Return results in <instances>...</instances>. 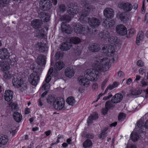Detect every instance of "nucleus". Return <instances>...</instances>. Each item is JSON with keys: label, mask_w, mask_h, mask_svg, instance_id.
I'll return each mask as SVG.
<instances>
[{"label": "nucleus", "mask_w": 148, "mask_h": 148, "mask_svg": "<svg viewBox=\"0 0 148 148\" xmlns=\"http://www.w3.org/2000/svg\"><path fill=\"white\" fill-rule=\"evenodd\" d=\"M99 77V72L93 69H89L85 72L84 76L78 77L79 84L87 87L90 83V78L92 81H96Z\"/></svg>", "instance_id": "obj_1"}, {"label": "nucleus", "mask_w": 148, "mask_h": 148, "mask_svg": "<svg viewBox=\"0 0 148 148\" xmlns=\"http://www.w3.org/2000/svg\"><path fill=\"white\" fill-rule=\"evenodd\" d=\"M95 62L92 64V66L96 71L99 72L105 71L109 69V64L110 62L109 60L107 58L96 56L94 58Z\"/></svg>", "instance_id": "obj_2"}, {"label": "nucleus", "mask_w": 148, "mask_h": 148, "mask_svg": "<svg viewBox=\"0 0 148 148\" xmlns=\"http://www.w3.org/2000/svg\"><path fill=\"white\" fill-rule=\"evenodd\" d=\"M39 69L36 68L34 67L33 70H34L33 73L29 76L28 79L29 82L31 84L34 86H36L40 80L39 75L37 70H39Z\"/></svg>", "instance_id": "obj_3"}, {"label": "nucleus", "mask_w": 148, "mask_h": 148, "mask_svg": "<svg viewBox=\"0 0 148 148\" xmlns=\"http://www.w3.org/2000/svg\"><path fill=\"white\" fill-rule=\"evenodd\" d=\"M64 101L63 98H58L56 99V100L54 101L53 106L54 108L57 110H64Z\"/></svg>", "instance_id": "obj_4"}, {"label": "nucleus", "mask_w": 148, "mask_h": 148, "mask_svg": "<svg viewBox=\"0 0 148 148\" xmlns=\"http://www.w3.org/2000/svg\"><path fill=\"white\" fill-rule=\"evenodd\" d=\"M84 5L85 7V10L83 11L81 16V18L83 20H85L86 16L88 15L89 13L91 10H93L94 8L88 2H86Z\"/></svg>", "instance_id": "obj_5"}, {"label": "nucleus", "mask_w": 148, "mask_h": 148, "mask_svg": "<svg viewBox=\"0 0 148 148\" xmlns=\"http://www.w3.org/2000/svg\"><path fill=\"white\" fill-rule=\"evenodd\" d=\"M102 50L104 54L108 56H112L115 52L114 47L110 45H104L102 48Z\"/></svg>", "instance_id": "obj_6"}, {"label": "nucleus", "mask_w": 148, "mask_h": 148, "mask_svg": "<svg viewBox=\"0 0 148 148\" xmlns=\"http://www.w3.org/2000/svg\"><path fill=\"white\" fill-rule=\"evenodd\" d=\"M52 4L49 0H41L39 2L40 8L43 11H47L51 8Z\"/></svg>", "instance_id": "obj_7"}, {"label": "nucleus", "mask_w": 148, "mask_h": 148, "mask_svg": "<svg viewBox=\"0 0 148 148\" xmlns=\"http://www.w3.org/2000/svg\"><path fill=\"white\" fill-rule=\"evenodd\" d=\"M88 22L90 26L93 28L97 27L100 24V21L98 18L92 17L88 19Z\"/></svg>", "instance_id": "obj_8"}, {"label": "nucleus", "mask_w": 148, "mask_h": 148, "mask_svg": "<svg viewBox=\"0 0 148 148\" xmlns=\"http://www.w3.org/2000/svg\"><path fill=\"white\" fill-rule=\"evenodd\" d=\"M75 5L73 3H70L67 6V11L70 15H73L76 14L78 12V8H75Z\"/></svg>", "instance_id": "obj_9"}, {"label": "nucleus", "mask_w": 148, "mask_h": 148, "mask_svg": "<svg viewBox=\"0 0 148 148\" xmlns=\"http://www.w3.org/2000/svg\"><path fill=\"white\" fill-rule=\"evenodd\" d=\"M99 38L102 41L107 42L110 37V33L107 31H104L103 32H101L99 34Z\"/></svg>", "instance_id": "obj_10"}, {"label": "nucleus", "mask_w": 148, "mask_h": 148, "mask_svg": "<svg viewBox=\"0 0 148 148\" xmlns=\"http://www.w3.org/2000/svg\"><path fill=\"white\" fill-rule=\"evenodd\" d=\"M103 14L106 18H111L114 16V11L111 8H107L104 10Z\"/></svg>", "instance_id": "obj_11"}, {"label": "nucleus", "mask_w": 148, "mask_h": 148, "mask_svg": "<svg viewBox=\"0 0 148 148\" xmlns=\"http://www.w3.org/2000/svg\"><path fill=\"white\" fill-rule=\"evenodd\" d=\"M42 21L38 19H34L31 23V26L35 29L40 28L42 25Z\"/></svg>", "instance_id": "obj_12"}, {"label": "nucleus", "mask_w": 148, "mask_h": 148, "mask_svg": "<svg viewBox=\"0 0 148 148\" xmlns=\"http://www.w3.org/2000/svg\"><path fill=\"white\" fill-rule=\"evenodd\" d=\"M126 27L122 24L118 25L116 27L117 33L121 35H124L126 34Z\"/></svg>", "instance_id": "obj_13"}, {"label": "nucleus", "mask_w": 148, "mask_h": 148, "mask_svg": "<svg viewBox=\"0 0 148 148\" xmlns=\"http://www.w3.org/2000/svg\"><path fill=\"white\" fill-rule=\"evenodd\" d=\"M10 53L8 50L5 48L0 49V58L2 59H6L9 58Z\"/></svg>", "instance_id": "obj_14"}, {"label": "nucleus", "mask_w": 148, "mask_h": 148, "mask_svg": "<svg viewBox=\"0 0 148 148\" xmlns=\"http://www.w3.org/2000/svg\"><path fill=\"white\" fill-rule=\"evenodd\" d=\"M120 6L121 9L127 12L130 11L133 8L132 5L128 2L122 3L120 4Z\"/></svg>", "instance_id": "obj_15"}, {"label": "nucleus", "mask_w": 148, "mask_h": 148, "mask_svg": "<svg viewBox=\"0 0 148 148\" xmlns=\"http://www.w3.org/2000/svg\"><path fill=\"white\" fill-rule=\"evenodd\" d=\"M123 96L120 93L116 94L112 98L111 102L113 103H117L120 102L122 100Z\"/></svg>", "instance_id": "obj_16"}, {"label": "nucleus", "mask_w": 148, "mask_h": 148, "mask_svg": "<svg viewBox=\"0 0 148 148\" xmlns=\"http://www.w3.org/2000/svg\"><path fill=\"white\" fill-rule=\"evenodd\" d=\"M13 95V92L10 90H8L5 91L4 97L5 100L8 102L10 101L12 99Z\"/></svg>", "instance_id": "obj_17"}, {"label": "nucleus", "mask_w": 148, "mask_h": 148, "mask_svg": "<svg viewBox=\"0 0 148 148\" xmlns=\"http://www.w3.org/2000/svg\"><path fill=\"white\" fill-rule=\"evenodd\" d=\"M64 73L66 77L71 78L74 76L75 72L73 67L69 66L66 68L64 70Z\"/></svg>", "instance_id": "obj_18"}, {"label": "nucleus", "mask_w": 148, "mask_h": 148, "mask_svg": "<svg viewBox=\"0 0 148 148\" xmlns=\"http://www.w3.org/2000/svg\"><path fill=\"white\" fill-rule=\"evenodd\" d=\"M61 28L62 31L63 33L67 34L71 33V28L69 25H67L64 22H62L61 24Z\"/></svg>", "instance_id": "obj_19"}, {"label": "nucleus", "mask_w": 148, "mask_h": 148, "mask_svg": "<svg viewBox=\"0 0 148 148\" xmlns=\"http://www.w3.org/2000/svg\"><path fill=\"white\" fill-rule=\"evenodd\" d=\"M36 47L37 49L41 52L47 51L48 50V48L41 42H38L36 45Z\"/></svg>", "instance_id": "obj_20"}, {"label": "nucleus", "mask_w": 148, "mask_h": 148, "mask_svg": "<svg viewBox=\"0 0 148 148\" xmlns=\"http://www.w3.org/2000/svg\"><path fill=\"white\" fill-rule=\"evenodd\" d=\"M46 57L44 55H39L37 59V63L38 64L41 66L45 64L46 62Z\"/></svg>", "instance_id": "obj_21"}, {"label": "nucleus", "mask_w": 148, "mask_h": 148, "mask_svg": "<svg viewBox=\"0 0 148 148\" xmlns=\"http://www.w3.org/2000/svg\"><path fill=\"white\" fill-rule=\"evenodd\" d=\"M100 49V45L95 43L90 45L88 47L89 49L93 52H98Z\"/></svg>", "instance_id": "obj_22"}, {"label": "nucleus", "mask_w": 148, "mask_h": 148, "mask_svg": "<svg viewBox=\"0 0 148 148\" xmlns=\"http://www.w3.org/2000/svg\"><path fill=\"white\" fill-rule=\"evenodd\" d=\"M39 17L40 18L41 21L44 22H47L49 21L50 16L48 13L43 12L40 14Z\"/></svg>", "instance_id": "obj_23"}, {"label": "nucleus", "mask_w": 148, "mask_h": 148, "mask_svg": "<svg viewBox=\"0 0 148 148\" xmlns=\"http://www.w3.org/2000/svg\"><path fill=\"white\" fill-rule=\"evenodd\" d=\"M23 82L22 79L20 77L19 78L14 77L12 80L13 85L17 88L19 87L20 85L23 83Z\"/></svg>", "instance_id": "obj_24"}, {"label": "nucleus", "mask_w": 148, "mask_h": 148, "mask_svg": "<svg viewBox=\"0 0 148 148\" xmlns=\"http://www.w3.org/2000/svg\"><path fill=\"white\" fill-rule=\"evenodd\" d=\"M144 38V35L143 32L142 31H139L136 37V44L138 45H140V43L142 41Z\"/></svg>", "instance_id": "obj_25"}, {"label": "nucleus", "mask_w": 148, "mask_h": 148, "mask_svg": "<svg viewBox=\"0 0 148 148\" xmlns=\"http://www.w3.org/2000/svg\"><path fill=\"white\" fill-rule=\"evenodd\" d=\"M0 67L1 70L3 71H5L10 68L9 64L8 62L0 61Z\"/></svg>", "instance_id": "obj_26"}, {"label": "nucleus", "mask_w": 148, "mask_h": 148, "mask_svg": "<svg viewBox=\"0 0 148 148\" xmlns=\"http://www.w3.org/2000/svg\"><path fill=\"white\" fill-rule=\"evenodd\" d=\"M85 27H83L82 25L78 23L76 24V25L74 27V31L77 33H82L83 31H85Z\"/></svg>", "instance_id": "obj_27"}, {"label": "nucleus", "mask_w": 148, "mask_h": 148, "mask_svg": "<svg viewBox=\"0 0 148 148\" xmlns=\"http://www.w3.org/2000/svg\"><path fill=\"white\" fill-rule=\"evenodd\" d=\"M7 136L5 135H0V147H2L7 143L8 141Z\"/></svg>", "instance_id": "obj_28"}, {"label": "nucleus", "mask_w": 148, "mask_h": 148, "mask_svg": "<svg viewBox=\"0 0 148 148\" xmlns=\"http://www.w3.org/2000/svg\"><path fill=\"white\" fill-rule=\"evenodd\" d=\"M64 66V62L61 61L57 62L54 65V68L57 71L61 70Z\"/></svg>", "instance_id": "obj_29"}, {"label": "nucleus", "mask_w": 148, "mask_h": 148, "mask_svg": "<svg viewBox=\"0 0 148 148\" xmlns=\"http://www.w3.org/2000/svg\"><path fill=\"white\" fill-rule=\"evenodd\" d=\"M71 46V44L69 42H63L61 46L60 49L62 51H66L69 49Z\"/></svg>", "instance_id": "obj_30"}, {"label": "nucleus", "mask_w": 148, "mask_h": 148, "mask_svg": "<svg viewBox=\"0 0 148 148\" xmlns=\"http://www.w3.org/2000/svg\"><path fill=\"white\" fill-rule=\"evenodd\" d=\"M13 116L15 120L17 122H20L22 119V116L21 114L17 112L14 113Z\"/></svg>", "instance_id": "obj_31"}, {"label": "nucleus", "mask_w": 148, "mask_h": 148, "mask_svg": "<svg viewBox=\"0 0 148 148\" xmlns=\"http://www.w3.org/2000/svg\"><path fill=\"white\" fill-rule=\"evenodd\" d=\"M92 143L91 141L89 139H87L83 143V147L84 148H91L92 147Z\"/></svg>", "instance_id": "obj_32"}, {"label": "nucleus", "mask_w": 148, "mask_h": 148, "mask_svg": "<svg viewBox=\"0 0 148 148\" xmlns=\"http://www.w3.org/2000/svg\"><path fill=\"white\" fill-rule=\"evenodd\" d=\"M70 43L71 44L73 43L75 44H77L81 42V39L77 37H74L70 38Z\"/></svg>", "instance_id": "obj_33"}, {"label": "nucleus", "mask_w": 148, "mask_h": 148, "mask_svg": "<svg viewBox=\"0 0 148 148\" xmlns=\"http://www.w3.org/2000/svg\"><path fill=\"white\" fill-rule=\"evenodd\" d=\"M98 118L97 114H95L90 116L87 120V122L88 123H92V121L93 120H95L97 119Z\"/></svg>", "instance_id": "obj_34"}, {"label": "nucleus", "mask_w": 148, "mask_h": 148, "mask_svg": "<svg viewBox=\"0 0 148 148\" xmlns=\"http://www.w3.org/2000/svg\"><path fill=\"white\" fill-rule=\"evenodd\" d=\"M137 125L138 127L139 128V132L140 133L141 131L140 130L143 128H145V124H144V121L141 120H139L137 123Z\"/></svg>", "instance_id": "obj_35"}, {"label": "nucleus", "mask_w": 148, "mask_h": 148, "mask_svg": "<svg viewBox=\"0 0 148 148\" xmlns=\"http://www.w3.org/2000/svg\"><path fill=\"white\" fill-rule=\"evenodd\" d=\"M53 70V68H51L49 70L47 76L45 79V82L46 83H49L51 79V74Z\"/></svg>", "instance_id": "obj_36"}, {"label": "nucleus", "mask_w": 148, "mask_h": 148, "mask_svg": "<svg viewBox=\"0 0 148 148\" xmlns=\"http://www.w3.org/2000/svg\"><path fill=\"white\" fill-rule=\"evenodd\" d=\"M71 17L69 15H64L61 16L60 19L62 21H64L65 23L69 22L71 21Z\"/></svg>", "instance_id": "obj_37"}, {"label": "nucleus", "mask_w": 148, "mask_h": 148, "mask_svg": "<svg viewBox=\"0 0 148 148\" xmlns=\"http://www.w3.org/2000/svg\"><path fill=\"white\" fill-rule=\"evenodd\" d=\"M126 36L128 38H130L132 37L135 33V31L133 29H130L127 31L126 29Z\"/></svg>", "instance_id": "obj_38"}, {"label": "nucleus", "mask_w": 148, "mask_h": 148, "mask_svg": "<svg viewBox=\"0 0 148 148\" xmlns=\"http://www.w3.org/2000/svg\"><path fill=\"white\" fill-rule=\"evenodd\" d=\"M56 99L53 96L51 95H48L47 99V100L48 103L49 104H51L53 103V102L56 100Z\"/></svg>", "instance_id": "obj_39"}, {"label": "nucleus", "mask_w": 148, "mask_h": 148, "mask_svg": "<svg viewBox=\"0 0 148 148\" xmlns=\"http://www.w3.org/2000/svg\"><path fill=\"white\" fill-rule=\"evenodd\" d=\"M105 106L109 109H113L114 107V105L113 103L110 101H107L106 103Z\"/></svg>", "instance_id": "obj_40"}, {"label": "nucleus", "mask_w": 148, "mask_h": 148, "mask_svg": "<svg viewBox=\"0 0 148 148\" xmlns=\"http://www.w3.org/2000/svg\"><path fill=\"white\" fill-rule=\"evenodd\" d=\"M66 101L69 105L72 106L75 103V100L73 97H71L67 99Z\"/></svg>", "instance_id": "obj_41"}, {"label": "nucleus", "mask_w": 148, "mask_h": 148, "mask_svg": "<svg viewBox=\"0 0 148 148\" xmlns=\"http://www.w3.org/2000/svg\"><path fill=\"white\" fill-rule=\"evenodd\" d=\"M131 139L133 141H137L139 138L138 135L136 132L132 133L131 135Z\"/></svg>", "instance_id": "obj_42"}, {"label": "nucleus", "mask_w": 148, "mask_h": 148, "mask_svg": "<svg viewBox=\"0 0 148 148\" xmlns=\"http://www.w3.org/2000/svg\"><path fill=\"white\" fill-rule=\"evenodd\" d=\"M19 88V90L22 92L25 91L26 90L27 88V85L26 83H24L23 82V83L21 84L20 85Z\"/></svg>", "instance_id": "obj_43"}, {"label": "nucleus", "mask_w": 148, "mask_h": 148, "mask_svg": "<svg viewBox=\"0 0 148 148\" xmlns=\"http://www.w3.org/2000/svg\"><path fill=\"white\" fill-rule=\"evenodd\" d=\"M117 41V40L116 37L113 36H110V37H109L107 41H108L111 44H115V43Z\"/></svg>", "instance_id": "obj_44"}, {"label": "nucleus", "mask_w": 148, "mask_h": 148, "mask_svg": "<svg viewBox=\"0 0 148 148\" xmlns=\"http://www.w3.org/2000/svg\"><path fill=\"white\" fill-rule=\"evenodd\" d=\"M142 92V90L141 89L137 90L135 89H133L132 90L131 94L133 95H137L140 94Z\"/></svg>", "instance_id": "obj_45"}, {"label": "nucleus", "mask_w": 148, "mask_h": 148, "mask_svg": "<svg viewBox=\"0 0 148 148\" xmlns=\"http://www.w3.org/2000/svg\"><path fill=\"white\" fill-rule=\"evenodd\" d=\"M107 130V129H106L102 131L99 134V136L100 138L103 139L107 136V134L106 132Z\"/></svg>", "instance_id": "obj_46"}, {"label": "nucleus", "mask_w": 148, "mask_h": 148, "mask_svg": "<svg viewBox=\"0 0 148 148\" xmlns=\"http://www.w3.org/2000/svg\"><path fill=\"white\" fill-rule=\"evenodd\" d=\"M125 13L124 12L121 13L119 15V18L121 20L124 22L125 21L127 20L128 19L126 16L125 15Z\"/></svg>", "instance_id": "obj_47"}, {"label": "nucleus", "mask_w": 148, "mask_h": 148, "mask_svg": "<svg viewBox=\"0 0 148 148\" xmlns=\"http://www.w3.org/2000/svg\"><path fill=\"white\" fill-rule=\"evenodd\" d=\"M58 11L60 13H63L66 10V7L64 5L61 4L58 6Z\"/></svg>", "instance_id": "obj_48"}, {"label": "nucleus", "mask_w": 148, "mask_h": 148, "mask_svg": "<svg viewBox=\"0 0 148 148\" xmlns=\"http://www.w3.org/2000/svg\"><path fill=\"white\" fill-rule=\"evenodd\" d=\"M3 76L4 78L6 79H9L12 77V75L8 71H6L4 72Z\"/></svg>", "instance_id": "obj_49"}, {"label": "nucleus", "mask_w": 148, "mask_h": 148, "mask_svg": "<svg viewBox=\"0 0 148 148\" xmlns=\"http://www.w3.org/2000/svg\"><path fill=\"white\" fill-rule=\"evenodd\" d=\"M9 0H0V7L2 8L6 6Z\"/></svg>", "instance_id": "obj_50"}, {"label": "nucleus", "mask_w": 148, "mask_h": 148, "mask_svg": "<svg viewBox=\"0 0 148 148\" xmlns=\"http://www.w3.org/2000/svg\"><path fill=\"white\" fill-rule=\"evenodd\" d=\"M63 55L60 51H58L56 54L55 57L56 60L61 59L63 57Z\"/></svg>", "instance_id": "obj_51"}, {"label": "nucleus", "mask_w": 148, "mask_h": 148, "mask_svg": "<svg viewBox=\"0 0 148 148\" xmlns=\"http://www.w3.org/2000/svg\"><path fill=\"white\" fill-rule=\"evenodd\" d=\"M106 23H108V28H110L112 27L115 24V21H114L111 20L109 21H106Z\"/></svg>", "instance_id": "obj_52"}, {"label": "nucleus", "mask_w": 148, "mask_h": 148, "mask_svg": "<svg viewBox=\"0 0 148 148\" xmlns=\"http://www.w3.org/2000/svg\"><path fill=\"white\" fill-rule=\"evenodd\" d=\"M142 87H144L148 85V82L146 81L145 78L142 79L140 81Z\"/></svg>", "instance_id": "obj_53"}, {"label": "nucleus", "mask_w": 148, "mask_h": 148, "mask_svg": "<svg viewBox=\"0 0 148 148\" xmlns=\"http://www.w3.org/2000/svg\"><path fill=\"white\" fill-rule=\"evenodd\" d=\"M42 87L43 88L44 90H47L50 88V86L49 83H44V84L42 86Z\"/></svg>", "instance_id": "obj_54"}, {"label": "nucleus", "mask_w": 148, "mask_h": 148, "mask_svg": "<svg viewBox=\"0 0 148 148\" xmlns=\"http://www.w3.org/2000/svg\"><path fill=\"white\" fill-rule=\"evenodd\" d=\"M10 61H7L12 66H14L15 64L16 63V60L15 59H13L12 60H11L10 59V58H9L8 59Z\"/></svg>", "instance_id": "obj_55"}, {"label": "nucleus", "mask_w": 148, "mask_h": 148, "mask_svg": "<svg viewBox=\"0 0 148 148\" xmlns=\"http://www.w3.org/2000/svg\"><path fill=\"white\" fill-rule=\"evenodd\" d=\"M85 136L87 139L89 138L93 139L94 137V135L92 134L88 133L86 134L85 135Z\"/></svg>", "instance_id": "obj_56"}, {"label": "nucleus", "mask_w": 148, "mask_h": 148, "mask_svg": "<svg viewBox=\"0 0 148 148\" xmlns=\"http://www.w3.org/2000/svg\"><path fill=\"white\" fill-rule=\"evenodd\" d=\"M74 52L76 55H79L80 54L81 51L79 48H77L75 49Z\"/></svg>", "instance_id": "obj_57"}, {"label": "nucleus", "mask_w": 148, "mask_h": 148, "mask_svg": "<svg viewBox=\"0 0 148 148\" xmlns=\"http://www.w3.org/2000/svg\"><path fill=\"white\" fill-rule=\"evenodd\" d=\"M125 114L123 113H121L118 116V119L119 120L125 118Z\"/></svg>", "instance_id": "obj_58"}, {"label": "nucleus", "mask_w": 148, "mask_h": 148, "mask_svg": "<svg viewBox=\"0 0 148 148\" xmlns=\"http://www.w3.org/2000/svg\"><path fill=\"white\" fill-rule=\"evenodd\" d=\"M137 65L140 67H142L144 66V62L141 60L138 61L136 63Z\"/></svg>", "instance_id": "obj_59"}, {"label": "nucleus", "mask_w": 148, "mask_h": 148, "mask_svg": "<svg viewBox=\"0 0 148 148\" xmlns=\"http://www.w3.org/2000/svg\"><path fill=\"white\" fill-rule=\"evenodd\" d=\"M108 110L107 108H106L105 107V108H103L101 112L103 115H105L107 114Z\"/></svg>", "instance_id": "obj_60"}, {"label": "nucleus", "mask_w": 148, "mask_h": 148, "mask_svg": "<svg viewBox=\"0 0 148 148\" xmlns=\"http://www.w3.org/2000/svg\"><path fill=\"white\" fill-rule=\"evenodd\" d=\"M106 21H107L106 19L104 20L103 21L102 23V25L106 28L108 29V24L107 23H106Z\"/></svg>", "instance_id": "obj_61"}, {"label": "nucleus", "mask_w": 148, "mask_h": 148, "mask_svg": "<svg viewBox=\"0 0 148 148\" xmlns=\"http://www.w3.org/2000/svg\"><path fill=\"white\" fill-rule=\"evenodd\" d=\"M17 105L16 103H13L11 107V109L13 110H16L17 109Z\"/></svg>", "instance_id": "obj_62"}, {"label": "nucleus", "mask_w": 148, "mask_h": 148, "mask_svg": "<svg viewBox=\"0 0 148 148\" xmlns=\"http://www.w3.org/2000/svg\"><path fill=\"white\" fill-rule=\"evenodd\" d=\"M112 95L111 94V93H108V96H105L103 97V99L105 100H106L108 99H109L110 98L112 97Z\"/></svg>", "instance_id": "obj_63"}, {"label": "nucleus", "mask_w": 148, "mask_h": 148, "mask_svg": "<svg viewBox=\"0 0 148 148\" xmlns=\"http://www.w3.org/2000/svg\"><path fill=\"white\" fill-rule=\"evenodd\" d=\"M145 70L143 68H140L139 70V72L140 74L143 75L144 74V75H146V73L144 71Z\"/></svg>", "instance_id": "obj_64"}]
</instances>
